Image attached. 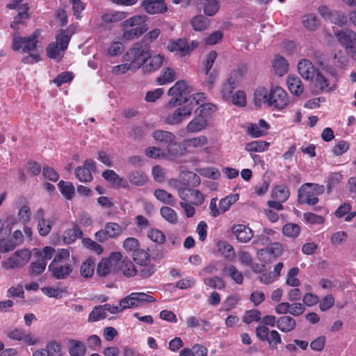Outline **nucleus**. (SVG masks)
Masks as SVG:
<instances>
[{
  "label": "nucleus",
  "instance_id": "nucleus-35",
  "mask_svg": "<svg viewBox=\"0 0 356 356\" xmlns=\"http://www.w3.org/2000/svg\"><path fill=\"white\" fill-rule=\"evenodd\" d=\"M222 274L230 277L238 284H241L243 282V274L233 265L225 267Z\"/></svg>",
  "mask_w": 356,
  "mask_h": 356
},
{
  "label": "nucleus",
  "instance_id": "nucleus-6",
  "mask_svg": "<svg viewBox=\"0 0 356 356\" xmlns=\"http://www.w3.org/2000/svg\"><path fill=\"white\" fill-rule=\"evenodd\" d=\"M324 186L318 184L307 183L298 191V201L301 204L314 205L318 202V196L324 192Z\"/></svg>",
  "mask_w": 356,
  "mask_h": 356
},
{
  "label": "nucleus",
  "instance_id": "nucleus-48",
  "mask_svg": "<svg viewBox=\"0 0 356 356\" xmlns=\"http://www.w3.org/2000/svg\"><path fill=\"white\" fill-rule=\"evenodd\" d=\"M47 261L38 257L36 261H32L30 264V274L31 275H39L46 269Z\"/></svg>",
  "mask_w": 356,
  "mask_h": 356
},
{
  "label": "nucleus",
  "instance_id": "nucleus-36",
  "mask_svg": "<svg viewBox=\"0 0 356 356\" xmlns=\"http://www.w3.org/2000/svg\"><path fill=\"white\" fill-rule=\"evenodd\" d=\"M272 197L279 202H286L290 196V191L287 186L279 185L272 191Z\"/></svg>",
  "mask_w": 356,
  "mask_h": 356
},
{
  "label": "nucleus",
  "instance_id": "nucleus-26",
  "mask_svg": "<svg viewBox=\"0 0 356 356\" xmlns=\"http://www.w3.org/2000/svg\"><path fill=\"white\" fill-rule=\"evenodd\" d=\"M273 68L275 73L279 76H283L289 70V63L282 56L277 55L272 62Z\"/></svg>",
  "mask_w": 356,
  "mask_h": 356
},
{
  "label": "nucleus",
  "instance_id": "nucleus-52",
  "mask_svg": "<svg viewBox=\"0 0 356 356\" xmlns=\"http://www.w3.org/2000/svg\"><path fill=\"white\" fill-rule=\"evenodd\" d=\"M160 213L161 216L170 223H177L178 220L177 213L170 207H162L160 209Z\"/></svg>",
  "mask_w": 356,
  "mask_h": 356
},
{
  "label": "nucleus",
  "instance_id": "nucleus-19",
  "mask_svg": "<svg viewBox=\"0 0 356 356\" xmlns=\"http://www.w3.org/2000/svg\"><path fill=\"white\" fill-rule=\"evenodd\" d=\"M298 70L300 76L305 80H312L314 78L316 69L308 59H302L298 63Z\"/></svg>",
  "mask_w": 356,
  "mask_h": 356
},
{
  "label": "nucleus",
  "instance_id": "nucleus-49",
  "mask_svg": "<svg viewBox=\"0 0 356 356\" xmlns=\"http://www.w3.org/2000/svg\"><path fill=\"white\" fill-rule=\"evenodd\" d=\"M216 111V106L211 103L202 104L196 109L195 113L201 117L206 118L207 120L209 117Z\"/></svg>",
  "mask_w": 356,
  "mask_h": 356
},
{
  "label": "nucleus",
  "instance_id": "nucleus-13",
  "mask_svg": "<svg viewBox=\"0 0 356 356\" xmlns=\"http://www.w3.org/2000/svg\"><path fill=\"white\" fill-rule=\"evenodd\" d=\"M6 336L11 340L22 341L28 346H35L40 342V339L32 332H26L24 330L18 327L8 330L6 332Z\"/></svg>",
  "mask_w": 356,
  "mask_h": 356
},
{
  "label": "nucleus",
  "instance_id": "nucleus-56",
  "mask_svg": "<svg viewBox=\"0 0 356 356\" xmlns=\"http://www.w3.org/2000/svg\"><path fill=\"white\" fill-rule=\"evenodd\" d=\"M58 186L61 193L67 199L70 200L74 194V187L70 182L60 181Z\"/></svg>",
  "mask_w": 356,
  "mask_h": 356
},
{
  "label": "nucleus",
  "instance_id": "nucleus-33",
  "mask_svg": "<svg viewBox=\"0 0 356 356\" xmlns=\"http://www.w3.org/2000/svg\"><path fill=\"white\" fill-rule=\"evenodd\" d=\"M246 72V66L241 65L232 70L227 80L237 87L242 81Z\"/></svg>",
  "mask_w": 356,
  "mask_h": 356
},
{
  "label": "nucleus",
  "instance_id": "nucleus-28",
  "mask_svg": "<svg viewBox=\"0 0 356 356\" xmlns=\"http://www.w3.org/2000/svg\"><path fill=\"white\" fill-rule=\"evenodd\" d=\"M130 296L135 307H141L144 305L145 303L154 302L156 301V299L153 296L143 292H133L130 293Z\"/></svg>",
  "mask_w": 356,
  "mask_h": 356
},
{
  "label": "nucleus",
  "instance_id": "nucleus-38",
  "mask_svg": "<svg viewBox=\"0 0 356 356\" xmlns=\"http://www.w3.org/2000/svg\"><path fill=\"white\" fill-rule=\"evenodd\" d=\"M69 353L71 356H84L86 353V346L81 341L70 340Z\"/></svg>",
  "mask_w": 356,
  "mask_h": 356
},
{
  "label": "nucleus",
  "instance_id": "nucleus-40",
  "mask_svg": "<svg viewBox=\"0 0 356 356\" xmlns=\"http://www.w3.org/2000/svg\"><path fill=\"white\" fill-rule=\"evenodd\" d=\"M191 23L195 31H202L209 28L210 20L204 15H200L195 16Z\"/></svg>",
  "mask_w": 356,
  "mask_h": 356
},
{
  "label": "nucleus",
  "instance_id": "nucleus-21",
  "mask_svg": "<svg viewBox=\"0 0 356 356\" xmlns=\"http://www.w3.org/2000/svg\"><path fill=\"white\" fill-rule=\"evenodd\" d=\"M208 125V120L196 114V116L186 125L188 133H197L204 129Z\"/></svg>",
  "mask_w": 356,
  "mask_h": 356
},
{
  "label": "nucleus",
  "instance_id": "nucleus-63",
  "mask_svg": "<svg viewBox=\"0 0 356 356\" xmlns=\"http://www.w3.org/2000/svg\"><path fill=\"white\" fill-rule=\"evenodd\" d=\"M124 51V44L121 42H113L107 49V55L109 56H118Z\"/></svg>",
  "mask_w": 356,
  "mask_h": 356
},
{
  "label": "nucleus",
  "instance_id": "nucleus-17",
  "mask_svg": "<svg viewBox=\"0 0 356 356\" xmlns=\"http://www.w3.org/2000/svg\"><path fill=\"white\" fill-rule=\"evenodd\" d=\"M141 7L149 15L163 14L168 10L165 0H144Z\"/></svg>",
  "mask_w": 356,
  "mask_h": 356
},
{
  "label": "nucleus",
  "instance_id": "nucleus-2",
  "mask_svg": "<svg viewBox=\"0 0 356 356\" xmlns=\"http://www.w3.org/2000/svg\"><path fill=\"white\" fill-rule=\"evenodd\" d=\"M51 275L57 280L67 278L73 271L70 262V253L67 249H58L48 266Z\"/></svg>",
  "mask_w": 356,
  "mask_h": 356
},
{
  "label": "nucleus",
  "instance_id": "nucleus-27",
  "mask_svg": "<svg viewBox=\"0 0 356 356\" xmlns=\"http://www.w3.org/2000/svg\"><path fill=\"white\" fill-rule=\"evenodd\" d=\"M296 325V321L289 316H283L277 321V327L284 332L292 331Z\"/></svg>",
  "mask_w": 356,
  "mask_h": 356
},
{
  "label": "nucleus",
  "instance_id": "nucleus-1",
  "mask_svg": "<svg viewBox=\"0 0 356 356\" xmlns=\"http://www.w3.org/2000/svg\"><path fill=\"white\" fill-rule=\"evenodd\" d=\"M254 104L261 106L267 105L272 108L282 110L289 104V97L286 92L280 86H273L270 90L264 87H259L254 93Z\"/></svg>",
  "mask_w": 356,
  "mask_h": 356
},
{
  "label": "nucleus",
  "instance_id": "nucleus-39",
  "mask_svg": "<svg viewBox=\"0 0 356 356\" xmlns=\"http://www.w3.org/2000/svg\"><path fill=\"white\" fill-rule=\"evenodd\" d=\"M82 232L77 225L72 228L65 230L63 235V240L65 243L70 244L73 243L77 238H81Z\"/></svg>",
  "mask_w": 356,
  "mask_h": 356
},
{
  "label": "nucleus",
  "instance_id": "nucleus-47",
  "mask_svg": "<svg viewBox=\"0 0 356 356\" xmlns=\"http://www.w3.org/2000/svg\"><path fill=\"white\" fill-rule=\"evenodd\" d=\"M95 268V264L92 259H87L82 263L80 268L81 275L88 278L92 276Z\"/></svg>",
  "mask_w": 356,
  "mask_h": 356
},
{
  "label": "nucleus",
  "instance_id": "nucleus-53",
  "mask_svg": "<svg viewBox=\"0 0 356 356\" xmlns=\"http://www.w3.org/2000/svg\"><path fill=\"white\" fill-rule=\"evenodd\" d=\"M302 24L310 31L315 30L318 26V20L314 14H307L303 16Z\"/></svg>",
  "mask_w": 356,
  "mask_h": 356
},
{
  "label": "nucleus",
  "instance_id": "nucleus-58",
  "mask_svg": "<svg viewBox=\"0 0 356 356\" xmlns=\"http://www.w3.org/2000/svg\"><path fill=\"white\" fill-rule=\"evenodd\" d=\"M133 259L140 265H145L149 261V255L145 250L139 248L133 254Z\"/></svg>",
  "mask_w": 356,
  "mask_h": 356
},
{
  "label": "nucleus",
  "instance_id": "nucleus-12",
  "mask_svg": "<svg viewBox=\"0 0 356 356\" xmlns=\"http://www.w3.org/2000/svg\"><path fill=\"white\" fill-rule=\"evenodd\" d=\"M283 252V248L280 243H272L269 246L257 251V259L264 264H270L275 261Z\"/></svg>",
  "mask_w": 356,
  "mask_h": 356
},
{
  "label": "nucleus",
  "instance_id": "nucleus-29",
  "mask_svg": "<svg viewBox=\"0 0 356 356\" xmlns=\"http://www.w3.org/2000/svg\"><path fill=\"white\" fill-rule=\"evenodd\" d=\"M128 15L127 12L114 10L102 15V19L105 23H116L125 20Z\"/></svg>",
  "mask_w": 356,
  "mask_h": 356
},
{
  "label": "nucleus",
  "instance_id": "nucleus-44",
  "mask_svg": "<svg viewBox=\"0 0 356 356\" xmlns=\"http://www.w3.org/2000/svg\"><path fill=\"white\" fill-rule=\"evenodd\" d=\"M154 197L163 204L173 206L175 203V197L163 189H156L154 193Z\"/></svg>",
  "mask_w": 356,
  "mask_h": 356
},
{
  "label": "nucleus",
  "instance_id": "nucleus-18",
  "mask_svg": "<svg viewBox=\"0 0 356 356\" xmlns=\"http://www.w3.org/2000/svg\"><path fill=\"white\" fill-rule=\"evenodd\" d=\"M231 231L236 236L238 241L241 243H247L252 238L253 231L248 227L242 224L234 225Z\"/></svg>",
  "mask_w": 356,
  "mask_h": 356
},
{
  "label": "nucleus",
  "instance_id": "nucleus-3",
  "mask_svg": "<svg viewBox=\"0 0 356 356\" xmlns=\"http://www.w3.org/2000/svg\"><path fill=\"white\" fill-rule=\"evenodd\" d=\"M147 20L146 15H137L122 21L120 24L122 31V40L131 41L139 38L148 30L147 26L144 24Z\"/></svg>",
  "mask_w": 356,
  "mask_h": 356
},
{
  "label": "nucleus",
  "instance_id": "nucleus-8",
  "mask_svg": "<svg viewBox=\"0 0 356 356\" xmlns=\"http://www.w3.org/2000/svg\"><path fill=\"white\" fill-rule=\"evenodd\" d=\"M31 252L26 248L18 250L1 261V266L6 270H14L26 265L31 258Z\"/></svg>",
  "mask_w": 356,
  "mask_h": 356
},
{
  "label": "nucleus",
  "instance_id": "nucleus-62",
  "mask_svg": "<svg viewBox=\"0 0 356 356\" xmlns=\"http://www.w3.org/2000/svg\"><path fill=\"white\" fill-rule=\"evenodd\" d=\"M217 248L227 258H232L234 255L233 247L225 241L218 242Z\"/></svg>",
  "mask_w": 356,
  "mask_h": 356
},
{
  "label": "nucleus",
  "instance_id": "nucleus-37",
  "mask_svg": "<svg viewBox=\"0 0 356 356\" xmlns=\"http://www.w3.org/2000/svg\"><path fill=\"white\" fill-rule=\"evenodd\" d=\"M152 137L155 140L164 144H168L174 141L176 138L172 133L165 130L154 131L152 133Z\"/></svg>",
  "mask_w": 356,
  "mask_h": 356
},
{
  "label": "nucleus",
  "instance_id": "nucleus-43",
  "mask_svg": "<svg viewBox=\"0 0 356 356\" xmlns=\"http://www.w3.org/2000/svg\"><path fill=\"white\" fill-rule=\"evenodd\" d=\"M269 145L266 141L256 140L247 143L245 149L250 152H263L268 148Z\"/></svg>",
  "mask_w": 356,
  "mask_h": 356
},
{
  "label": "nucleus",
  "instance_id": "nucleus-64",
  "mask_svg": "<svg viewBox=\"0 0 356 356\" xmlns=\"http://www.w3.org/2000/svg\"><path fill=\"white\" fill-rule=\"evenodd\" d=\"M49 356H61V346L59 343L51 341L45 347Z\"/></svg>",
  "mask_w": 356,
  "mask_h": 356
},
{
  "label": "nucleus",
  "instance_id": "nucleus-59",
  "mask_svg": "<svg viewBox=\"0 0 356 356\" xmlns=\"http://www.w3.org/2000/svg\"><path fill=\"white\" fill-rule=\"evenodd\" d=\"M204 282L207 286L212 289L220 290L224 289L225 286V282L218 276H216L214 277H207L204 280Z\"/></svg>",
  "mask_w": 356,
  "mask_h": 356
},
{
  "label": "nucleus",
  "instance_id": "nucleus-22",
  "mask_svg": "<svg viewBox=\"0 0 356 356\" xmlns=\"http://www.w3.org/2000/svg\"><path fill=\"white\" fill-rule=\"evenodd\" d=\"M185 152L183 149L182 143L179 144L175 140L167 144V148L165 149V159H175L177 156L183 155Z\"/></svg>",
  "mask_w": 356,
  "mask_h": 356
},
{
  "label": "nucleus",
  "instance_id": "nucleus-32",
  "mask_svg": "<svg viewBox=\"0 0 356 356\" xmlns=\"http://www.w3.org/2000/svg\"><path fill=\"white\" fill-rule=\"evenodd\" d=\"M175 79V71L170 67H165L162 70L159 76L156 78V82L159 85L163 86L172 82Z\"/></svg>",
  "mask_w": 356,
  "mask_h": 356
},
{
  "label": "nucleus",
  "instance_id": "nucleus-57",
  "mask_svg": "<svg viewBox=\"0 0 356 356\" xmlns=\"http://www.w3.org/2000/svg\"><path fill=\"white\" fill-rule=\"evenodd\" d=\"M230 101L238 106H245L247 103L246 94L243 90H238L231 96Z\"/></svg>",
  "mask_w": 356,
  "mask_h": 356
},
{
  "label": "nucleus",
  "instance_id": "nucleus-54",
  "mask_svg": "<svg viewBox=\"0 0 356 356\" xmlns=\"http://www.w3.org/2000/svg\"><path fill=\"white\" fill-rule=\"evenodd\" d=\"M29 7L27 5H24L20 8V11L18 15L14 18V21L11 23L10 27L13 29H17V25L22 23L25 19H28Z\"/></svg>",
  "mask_w": 356,
  "mask_h": 356
},
{
  "label": "nucleus",
  "instance_id": "nucleus-5",
  "mask_svg": "<svg viewBox=\"0 0 356 356\" xmlns=\"http://www.w3.org/2000/svg\"><path fill=\"white\" fill-rule=\"evenodd\" d=\"M189 92V87L186 82L182 80L177 81L168 91L170 99L165 104V108L170 109L186 102L188 101L186 96Z\"/></svg>",
  "mask_w": 356,
  "mask_h": 356
},
{
  "label": "nucleus",
  "instance_id": "nucleus-25",
  "mask_svg": "<svg viewBox=\"0 0 356 356\" xmlns=\"http://www.w3.org/2000/svg\"><path fill=\"white\" fill-rule=\"evenodd\" d=\"M287 86L289 91L296 95H300L304 90L301 80L296 75L290 74L287 78Z\"/></svg>",
  "mask_w": 356,
  "mask_h": 356
},
{
  "label": "nucleus",
  "instance_id": "nucleus-15",
  "mask_svg": "<svg viewBox=\"0 0 356 356\" xmlns=\"http://www.w3.org/2000/svg\"><path fill=\"white\" fill-rule=\"evenodd\" d=\"M336 37L351 56L356 57V33L349 29L342 30L336 33Z\"/></svg>",
  "mask_w": 356,
  "mask_h": 356
},
{
  "label": "nucleus",
  "instance_id": "nucleus-61",
  "mask_svg": "<svg viewBox=\"0 0 356 356\" xmlns=\"http://www.w3.org/2000/svg\"><path fill=\"white\" fill-rule=\"evenodd\" d=\"M17 246V243L10 238H3L0 239V252L7 253L13 250Z\"/></svg>",
  "mask_w": 356,
  "mask_h": 356
},
{
  "label": "nucleus",
  "instance_id": "nucleus-55",
  "mask_svg": "<svg viewBox=\"0 0 356 356\" xmlns=\"http://www.w3.org/2000/svg\"><path fill=\"white\" fill-rule=\"evenodd\" d=\"M300 232V227L294 223H287L282 228L283 234L291 238H296Z\"/></svg>",
  "mask_w": 356,
  "mask_h": 356
},
{
  "label": "nucleus",
  "instance_id": "nucleus-24",
  "mask_svg": "<svg viewBox=\"0 0 356 356\" xmlns=\"http://www.w3.org/2000/svg\"><path fill=\"white\" fill-rule=\"evenodd\" d=\"M312 90L315 93H320L329 86L327 79L319 72H316L314 78L310 80Z\"/></svg>",
  "mask_w": 356,
  "mask_h": 356
},
{
  "label": "nucleus",
  "instance_id": "nucleus-30",
  "mask_svg": "<svg viewBox=\"0 0 356 356\" xmlns=\"http://www.w3.org/2000/svg\"><path fill=\"white\" fill-rule=\"evenodd\" d=\"M105 228L108 237L115 238L122 234L127 228V225L124 223L119 225L116 222H110L106 224Z\"/></svg>",
  "mask_w": 356,
  "mask_h": 356
},
{
  "label": "nucleus",
  "instance_id": "nucleus-31",
  "mask_svg": "<svg viewBox=\"0 0 356 356\" xmlns=\"http://www.w3.org/2000/svg\"><path fill=\"white\" fill-rule=\"evenodd\" d=\"M164 60V57L161 54H156L150 56L148 54L147 60L145 61V68L149 72H153L158 70Z\"/></svg>",
  "mask_w": 356,
  "mask_h": 356
},
{
  "label": "nucleus",
  "instance_id": "nucleus-7",
  "mask_svg": "<svg viewBox=\"0 0 356 356\" xmlns=\"http://www.w3.org/2000/svg\"><path fill=\"white\" fill-rule=\"evenodd\" d=\"M40 35V31L38 30L26 37L15 33L13 37L12 49L15 51H22L24 53L31 52L37 47Z\"/></svg>",
  "mask_w": 356,
  "mask_h": 356
},
{
  "label": "nucleus",
  "instance_id": "nucleus-34",
  "mask_svg": "<svg viewBox=\"0 0 356 356\" xmlns=\"http://www.w3.org/2000/svg\"><path fill=\"white\" fill-rule=\"evenodd\" d=\"M129 181L135 186H143L148 180L147 175L140 170H133L127 175Z\"/></svg>",
  "mask_w": 356,
  "mask_h": 356
},
{
  "label": "nucleus",
  "instance_id": "nucleus-11",
  "mask_svg": "<svg viewBox=\"0 0 356 356\" xmlns=\"http://www.w3.org/2000/svg\"><path fill=\"white\" fill-rule=\"evenodd\" d=\"M198 44L196 40L188 42L186 39L179 38L170 40L168 43L167 49L170 52H176L181 56H185L197 48Z\"/></svg>",
  "mask_w": 356,
  "mask_h": 356
},
{
  "label": "nucleus",
  "instance_id": "nucleus-42",
  "mask_svg": "<svg viewBox=\"0 0 356 356\" xmlns=\"http://www.w3.org/2000/svg\"><path fill=\"white\" fill-rule=\"evenodd\" d=\"M239 199V195L237 193L231 194L221 199L219 202V207L222 213L227 211L231 206L236 202Z\"/></svg>",
  "mask_w": 356,
  "mask_h": 356
},
{
  "label": "nucleus",
  "instance_id": "nucleus-45",
  "mask_svg": "<svg viewBox=\"0 0 356 356\" xmlns=\"http://www.w3.org/2000/svg\"><path fill=\"white\" fill-rule=\"evenodd\" d=\"M33 252L35 256L46 261L51 259L56 253L55 249L51 246H45L42 250L35 248Z\"/></svg>",
  "mask_w": 356,
  "mask_h": 356
},
{
  "label": "nucleus",
  "instance_id": "nucleus-46",
  "mask_svg": "<svg viewBox=\"0 0 356 356\" xmlns=\"http://www.w3.org/2000/svg\"><path fill=\"white\" fill-rule=\"evenodd\" d=\"M188 193H190L191 195V201L195 204H201L204 200L203 195L197 190H187L183 189L179 191L180 197L182 200H185L184 195L185 193L187 195Z\"/></svg>",
  "mask_w": 356,
  "mask_h": 356
},
{
  "label": "nucleus",
  "instance_id": "nucleus-14",
  "mask_svg": "<svg viewBox=\"0 0 356 356\" xmlns=\"http://www.w3.org/2000/svg\"><path fill=\"white\" fill-rule=\"evenodd\" d=\"M193 107L190 104L180 106L173 112L168 113L163 116L164 122L170 125H175L181 123L192 114Z\"/></svg>",
  "mask_w": 356,
  "mask_h": 356
},
{
  "label": "nucleus",
  "instance_id": "nucleus-41",
  "mask_svg": "<svg viewBox=\"0 0 356 356\" xmlns=\"http://www.w3.org/2000/svg\"><path fill=\"white\" fill-rule=\"evenodd\" d=\"M275 234V232L270 229H264L261 234L257 235L252 244L256 245H266L271 241L270 236Z\"/></svg>",
  "mask_w": 356,
  "mask_h": 356
},
{
  "label": "nucleus",
  "instance_id": "nucleus-20",
  "mask_svg": "<svg viewBox=\"0 0 356 356\" xmlns=\"http://www.w3.org/2000/svg\"><path fill=\"white\" fill-rule=\"evenodd\" d=\"M209 140L206 136L200 135L198 136L184 139L182 141V146L184 151L189 149H200L207 145Z\"/></svg>",
  "mask_w": 356,
  "mask_h": 356
},
{
  "label": "nucleus",
  "instance_id": "nucleus-23",
  "mask_svg": "<svg viewBox=\"0 0 356 356\" xmlns=\"http://www.w3.org/2000/svg\"><path fill=\"white\" fill-rule=\"evenodd\" d=\"M268 129V124L264 120H260L258 123L250 124L248 127V133L254 138H258L265 135Z\"/></svg>",
  "mask_w": 356,
  "mask_h": 356
},
{
  "label": "nucleus",
  "instance_id": "nucleus-9",
  "mask_svg": "<svg viewBox=\"0 0 356 356\" xmlns=\"http://www.w3.org/2000/svg\"><path fill=\"white\" fill-rule=\"evenodd\" d=\"M148 57V51L142 47L136 45L129 49L122 56V62H127L134 72L145 63Z\"/></svg>",
  "mask_w": 356,
  "mask_h": 356
},
{
  "label": "nucleus",
  "instance_id": "nucleus-10",
  "mask_svg": "<svg viewBox=\"0 0 356 356\" xmlns=\"http://www.w3.org/2000/svg\"><path fill=\"white\" fill-rule=\"evenodd\" d=\"M122 257L120 252H113L108 257L103 258L98 264L97 272L99 276L104 277L117 271L120 261Z\"/></svg>",
  "mask_w": 356,
  "mask_h": 356
},
{
  "label": "nucleus",
  "instance_id": "nucleus-16",
  "mask_svg": "<svg viewBox=\"0 0 356 356\" xmlns=\"http://www.w3.org/2000/svg\"><path fill=\"white\" fill-rule=\"evenodd\" d=\"M95 170V163L93 160L87 159L82 166L75 170L76 177L81 182H89L92 180V172Z\"/></svg>",
  "mask_w": 356,
  "mask_h": 356
},
{
  "label": "nucleus",
  "instance_id": "nucleus-51",
  "mask_svg": "<svg viewBox=\"0 0 356 356\" xmlns=\"http://www.w3.org/2000/svg\"><path fill=\"white\" fill-rule=\"evenodd\" d=\"M54 220L50 218L41 219L38 222V230L41 236H47L51 229Z\"/></svg>",
  "mask_w": 356,
  "mask_h": 356
},
{
  "label": "nucleus",
  "instance_id": "nucleus-4",
  "mask_svg": "<svg viewBox=\"0 0 356 356\" xmlns=\"http://www.w3.org/2000/svg\"><path fill=\"white\" fill-rule=\"evenodd\" d=\"M74 33L72 26L68 27L66 30H61L56 35V41L50 43L47 47L48 57L56 61L60 60Z\"/></svg>",
  "mask_w": 356,
  "mask_h": 356
},
{
  "label": "nucleus",
  "instance_id": "nucleus-50",
  "mask_svg": "<svg viewBox=\"0 0 356 356\" xmlns=\"http://www.w3.org/2000/svg\"><path fill=\"white\" fill-rule=\"evenodd\" d=\"M299 272L300 269L297 267L291 268L286 275V284L291 287L299 286L300 281L296 277Z\"/></svg>",
  "mask_w": 356,
  "mask_h": 356
},
{
  "label": "nucleus",
  "instance_id": "nucleus-60",
  "mask_svg": "<svg viewBox=\"0 0 356 356\" xmlns=\"http://www.w3.org/2000/svg\"><path fill=\"white\" fill-rule=\"evenodd\" d=\"M148 238L152 241L162 244L165 241V236L164 234L159 229L152 228L147 232Z\"/></svg>",
  "mask_w": 356,
  "mask_h": 356
}]
</instances>
